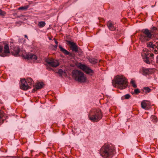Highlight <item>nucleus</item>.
Segmentation results:
<instances>
[{"label":"nucleus","instance_id":"obj_1","mask_svg":"<svg viewBox=\"0 0 158 158\" xmlns=\"http://www.w3.org/2000/svg\"><path fill=\"white\" fill-rule=\"evenodd\" d=\"M115 84L113 86L122 89L126 88L128 85L127 79L123 76L118 75L114 79Z\"/></svg>","mask_w":158,"mask_h":158},{"label":"nucleus","instance_id":"obj_2","mask_svg":"<svg viewBox=\"0 0 158 158\" xmlns=\"http://www.w3.org/2000/svg\"><path fill=\"white\" fill-rule=\"evenodd\" d=\"M114 149L110 147L108 145L105 144L101 148L100 154L102 156L105 158L112 157L114 154Z\"/></svg>","mask_w":158,"mask_h":158},{"label":"nucleus","instance_id":"obj_3","mask_svg":"<svg viewBox=\"0 0 158 158\" xmlns=\"http://www.w3.org/2000/svg\"><path fill=\"white\" fill-rule=\"evenodd\" d=\"M102 117L101 111L99 109H93L89 114V119L94 122L98 121L102 118Z\"/></svg>","mask_w":158,"mask_h":158},{"label":"nucleus","instance_id":"obj_4","mask_svg":"<svg viewBox=\"0 0 158 158\" xmlns=\"http://www.w3.org/2000/svg\"><path fill=\"white\" fill-rule=\"evenodd\" d=\"M73 77L74 79L79 82H84L86 80V77L84 73L80 71L77 70H73L72 72Z\"/></svg>","mask_w":158,"mask_h":158},{"label":"nucleus","instance_id":"obj_5","mask_svg":"<svg viewBox=\"0 0 158 158\" xmlns=\"http://www.w3.org/2000/svg\"><path fill=\"white\" fill-rule=\"evenodd\" d=\"M140 39L142 42H146L150 40L152 38V32L148 29H143L142 30Z\"/></svg>","mask_w":158,"mask_h":158},{"label":"nucleus","instance_id":"obj_6","mask_svg":"<svg viewBox=\"0 0 158 158\" xmlns=\"http://www.w3.org/2000/svg\"><path fill=\"white\" fill-rule=\"evenodd\" d=\"M77 66L87 74H92L94 73V71L92 70L85 64L79 63L77 65Z\"/></svg>","mask_w":158,"mask_h":158},{"label":"nucleus","instance_id":"obj_7","mask_svg":"<svg viewBox=\"0 0 158 158\" xmlns=\"http://www.w3.org/2000/svg\"><path fill=\"white\" fill-rule=\"evenodd\" d=\"M45 61L49 65L53 67H56L59 65V63L58 61L52 58L46 59Z\"/></svg>","mask_w":158,"mask_h":158},{"label":"nucleus","instance_id":"obj_8","mask_svg":"<svg viewBox=\"0 0 158 158\" xmlns=\"http://www.w3.org/2000/svg\"><path fill=\"white\" fill-rule=\"evenodd\" d=\"M13 44V42H10V47H11V49H12L13 50V54L15 56H19V53L20 52V48L17 45L13 46L12 45Z\"/></svg>","mask_w":158,"mask_h":158},{"label":"nucleus","instance_id":"obj_9","mask_svg":"<svg viewBox=\"0 0 158 158\" xmlns=\"http://www.w3.org/2000/svg\"><path fill=\"white\" fill-rule=\"evenodd\" d=\"M20 87L21 89L26 90L30 88L25 79H21L20 80Z\"/></svg>","mask_w":158,"mask_h":158},{"label":"nucleus","instance_id":"obj_10","mask_svg":"<svg viewBox=\"0 0 158 158\" xmlns=\"http://www.w3.org/2000/svg\"><path fill=\"white\" fill-rule=\"evenodd\" d=\"M154 54L152 53L150 54V57L147 56L146 57H143V60L147 64H151L154 60Z\"/></svg>","mask_w":158,"mask_h":158},{"label":"nucleus","instance_id":"obj_11","mask_svg":"<svg viewBox=\"0 0 158 158\" xmlns=\"http://www.w3.org/2000/svg\"><path fill=\"white\" fill-rule=\"evenodd\" d=\"M67 42L68 44L70 45V47L73 51L75 52H78V47L76 43L70 41H68Z\"/></svg>","mask_w":158,"mask_h":158},{"label":"nucleus","instance_id":"obj_12","mask_svg":"<svg viewBox=\"0 0 158 158\" xmlns=\"http://www.w3.org/2000/svg\"><path fill=\"white\" fill-rule=\"evenodd\" d=\"M25 57L28 60L31 59L36 60L37 59V57L35 55L31 53L26 54Z\"/></svg>","mask_w":158,"mask_h":158},{"label":"nucleus","instance_id":"obj_13","mask_svg":"<svg viewBox=\"0 0 158 158\" xmlns=\"http://www.w3.org/2000/svg\"><path fill=\"white\" fill-rule=\"evenodd\" d=\"M107 27L111 31H114L116 30V27L114 26L112 22L108 21L107 23Z\"/></svg>","mask_w":158,"mask_h":158},{"label":"nucleus","instance_id":"obj_14","mask_svg":"<svg viewBox=\"0 0 158 158\" xmlns=\"http://www.w3.org/2000/svg\"><path fill=\"white\" fill-rule=\"evenodd\" d=\"M59 47L60 49V51L65 55H69V56H71L72 54L70 53L67 50L63 48L60 45L59 46Z\"/></svg>","mask_w":158,"mask_h":158},{"label":"nucleus","instance_id":"obj_15","mask_svg":"<svg viewBox=\"0 0 158 158\" xmlns=\"http://www.w3.org/2000/svg\"><path fill=\"white\" fill-rule=\"evenodd\" d=\"M4 52L5 53H9L10 52L9 45L8 44L5 45L4 47Z\"/></svg>","mask_w":158,"mask_h":158},{"label":"nucleus","instance_id":"obj_16","mask_svg":"<svg viewBox=\"0 0 158 158\" xmlns=\"http://www.w3.org/2000/svg\"><path fill=\"white\" fill-rule=\"evenodd\" d=\"M153 50H152L153 52L156 54H158V42H156L155 44V46Z\"/></svg>","mask_w":158,"mask_h":158},{"label":"nucleus","instance_id":"obj_17","mask_svg":"<svg viewBox=\"0 0 158 158\" xmlns=\"http://www.w3.org/2000/svg\"><path fill=\"white\" fill-rule=\"evenodd\" d=\"M89 61L92 64H95L97 63L99 61V60L96 59L94 58H89Z\"/></svg>","mask_w":158,"mask_h":158},{"label":"nucleus","instance_id":"obj_18","mask_svg":"<svg viewBox=\"0 0 158 158\" xmlns=\"http://www.w3.org/2000/svg\"><path fill=\"white\" fill-rule=\"evenodd\" d=\"M147 101H143L141 103V107L144 109H147V103L146 102H147Z\"/></svg>","mask_w":158,"mask_h":158},{"label":"nucleus","instance_id":"obj_19","mask_svg":"<svg viewBox=\"0 0 158 158\" xmlns=\"http://www.w3.org/2000/svg\"><path fill=\"white\" fill-rule=\"evenodd\" d=\"M43 85L44 83L43 82H39L36 85L35 88L37 89H40L42 88Z\"/></svg>","mask_w":158,"mask_h":158},{"label":"nucleus","instance_id":"obj_20","mask_svg":"<svg viewBox=\"0 0 158 158\" xmlns=\"http://www.w3.org/2000/svg\"><path fill=\"white\" fill-rule=\"evenodd\" d=\"M65 72L63 71L62 69H60L58 70L57 73L58 74L59 76L62 77L63 75L65 73Z\"/></svg>","mask_w":158,"mask_h":158},{"label":"nucleus","instance_id":"obj_21","mask_svg":"<svg viewBox=\"0 0 158 158\" xmlns=\"http://www.w3.org/2000/svg\"><path fill=\"white\" fill-rule=\"evenodd\" d=\"M148 52L146 50H144L143 51V52L141 53V56L143 58V57H146L148 56Z\"/></svg>","mask_w":158,"mask_h":158},{"label":"nucleus","instance_id":"obj_22","mask_svg":"<svg viewBox=\"0 0 158 158\" xmlns=\"http://www.w3.org/2000/svg\"><path fill=\"white\" fill-rule=\"evenodd\" d=\"M29 7V5L20 7L18 8V10H26Z\"/></svg>","mask_w":158,"mask_h":158},{"label":"nucleus","instance_id":"obj_23","mask_svg":"<svg viewBox=\"0 0 158 158\" xmlns=\"http://www.w3.org/2000/svg\"><path fill=\"white\" fill-rule=\"evenodd\" d=\"M147 46L148 47L152 48L153 50L155 46V44H153L152 42H149L147 44Z\"/></svg>","mask_w":158,"mask_h":158},{"label":"nucleus","instance_id":"obj_24","mask_svg":"<svg viewBox=\"0 0 158 158\" xmlns=\"http://www.w3.org/2000/svg\"><path fill=\"white\" fill-rule=\"evenodd\" d=\"M26 82H27L28 85H31L34 83V81L31 78H28L27 79Z\"/></svg>","mask_w":158,"mask_h":158},{"label":"nucleus","instance_id":"obj_25","mask_svg":"<svg viewBox=\"0 0 158 158\" xmlns=\"http://www.w3.org/2000/svg\"><path fill=\"white\" fill-rule=\"evenodd\" d=\"M46 24L45 23L44 21H41L39 23L38 25L39 27H44Z\"/></svg>","mask_w":158,"mask_h":158},{"label":"nucleus","instance_id":"obj_26","mask_svg":"<svg viewBox=\"0 0 158 158\" xmlns=\"http://www.w3.org/2000/svg\"><path fill=\"white\" fill-rule=\"evenodd\" d=\"M143 91L146 93H148L150 92L151 89L148 87H145L143 88Z\"/></svg>","mask_w":158,"mask_h":158},{"label":"nucleus","instance_id":"obj_27","mask_svg":"<svg viewBox=\"0 0 158 158\" xmlns=\"http://www.w3.org/2000/svg\"><path fill=\"white\" fill-rule=\"evenodd\" d=\"M131 83L132 84V85L133 87L136 88L137 87V85L135 84V81L134 80L132 79L131 80Z\"/></svg>","mask_w":158,"mask_h":158},{"label":"nucleus","instance_id":"obj_28","mask_svg":"<svg viewBox=\"0 0 158 158\" xmlns=\"http://www.w3.org/2000/svg\"><path fill=\"white\" fill-rule=\"evenodd\" d=\"M53 40L55 41V42L56 44V45H55V47H54V48L55 49H57L58 46V42L55 38H54Z\"/></svg>","mask_w":158,"mask_h":158},{"label":"nucleus","instance_id":"obj_29","mask_svg":"<svg viewBox=\"0 0 158 158\" xmlns=\"http://www.w3.org/2000/svg\"><path fill=\"white\" fill-rule=\"evenodd\" d=\"M6 13L0 9V15L4 16L6 14Z\"/></svg>","mask_w":158,"mask_h":158},{"label":"nucleus","instance_id":"obj_30","mask_svg":"<svg viewBox=\"0 0 158 158\" xmlns=\"http://www.w3.org/2000/svg\"><path fill=\"white\" fill-rule=\"evenodd\" d=\"M131 97V95L129 94H126L124 96L125 98L126 99H128Z\"/></svg>","mask_w":158,"mask_h":158},{"label":"nucleus","instance_id":"obj_31","mask_svg":"<svg viewBox=\"0 0 158 158\" xmlns=\"http://www.w3.org/2000/svg\"><path fill=\"white\" fill-rule=\"evenodd\" d=\"M134 92L135 93L137 94L140 93V91L139 89H136L134 90Z\"/></svg>","mask_w":158,"mask_h":158},{"label":"nucleus","instance_id":"obj_32","mask_svg":"<svg viewBox=\"0 0 158 158\" xmlns=\"http://www.w3.org/2000/svg\"><path fill=\"white\" fill-rule=\"evenodd\" d=\"M54 47H55V45H52V44H51L50 45V47L53 50H56V49H55V48H54Z\"/></svg>","mask_w":158,"mask_h":158},{"label":"nucleus","instance_id":"obj_33","mask_svg":"<svg viewBox=\"0 0 158 158\" xmlns=\"http://www.w3.org/2000/svg\"><path fill=\"white\" fill-rule=\"evenodd\" d=\"M3 50V47L2 46H0V53H1L2 52Z\"/></svg>","mask_w":158,"mask_h":158},{"label":"nucleus","instance_id":"obj_34","mask_svg":"<svg viewBox=\"0 0 158 158\" xmlns=\"http://www.w3.org/2000/svg\"><path fill=\"white\" fill-rule=\"evenodd\" d=\"M0 56L2 57H4L6 56V55L4 54H0Z\"/></svg>","mask_w":158,"mask_h":158},{"label":"nucleus","instance_id":"obj_35","mask_svg":"<svg viewBox=\"0 0 158 158\" xmlns=\"http://www.w3.org/2000/svg\"><path fill=\"white\" fill-rule=\"evenodd\" d=\"M37 89H36V88H34V89H32V92H35V91H36V90Z\"/></svg>","mask_w":158,"mask_h":158},{"label":"nucleus","instance_id":"obj_36","mask_svg":"<svg viewBox=\"0 0 158 158\" xmlns=\"http://www.w3.org/2000/svg\"><path fill=\"white\" fill-rule=\"evenodd\" d=\"M24 36L25 37V38H27V39H28V37H27V35H24Z\"/></svg>","mask_w":158,"mask_h":158},{"label":"nucleus","instance_id":"obj_37","mask_svg":"<svg viewBox=\"0 0 158 158\" xmlns=\"http://www.w3.org/2000/svg\"><path fill=\"white\" fill-rule=\"evenodd\" d=\"M153 29H154V30H156V28L155 27H153Z\"/></svg>","mask_w":158,"mask_h":158},{"label":"nucleus","instance_id":"obj_38","mask_svg":"<svg viewBox=\"0 0 158 158\" xmlns=\"http://www.w3.org/2000/svg\"><path fill=\"white\" fill-rule=\"evenodd\" d=\"M49 40H51V38H49Z\"/></svg>","mask_w":158,"mask_h":158},{"label":"nucleus","instance_id":"obj_39","mask_svg":"<svg viewBox=\"0 0 158 158\" xmlns=\"http://www.w3.org/2000/svg\"><path fill=\"white\" fill-rule=\"evenodd\" d=\"M1 118V116H0V118Z\"/></svg>","mask_w":158,"mask_h":158}]
</instances>
